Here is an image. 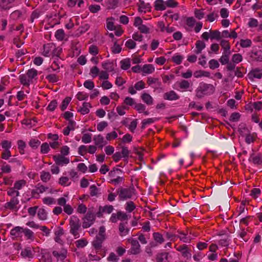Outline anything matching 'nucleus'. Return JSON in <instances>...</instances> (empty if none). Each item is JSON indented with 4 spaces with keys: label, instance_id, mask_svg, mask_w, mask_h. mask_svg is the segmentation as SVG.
<instances>
[{
    "label": "nucleus",
    "instance_id": "6ab92c4d",
    "mask_svg": "<svg viewBox=\"0 0 262 262\" xmlns=\"http://www.w3.org/2000/svg\"><path fill=\"white\" fill-rule=\"evenodd\" d=\"M141 98L148 105H151L154 104V99L148 93H143L141 96Z\"/></svg>",
    "mask_w": 262,
    "mask_h": 262
},
{
    "label": "nucleus",
    "instance_id": "4468645a",
    "mask_svg": "<svg viewBox=\"0 0 262 262\" xmlns=\"http://www.w3.org/2000/svg\"><path fill=\"white\" fill-rule=\"evenodd\" d=\"M93 140L95 145L100 148L107 144L106 141L104 140L103 137L101 135L95 136Z\"/></svg>",
    "mask_w": 262,
    "mask_h": 262
},
{
    "label": "nucleus",
    "instance_id": "a211bd4d",
    "mask_svg": "<svg viewBox=\"0 0 262 262\" xmlns=\"http://www.w3.org/2000/svg\"><path fill=\"white\" fill-rule=\"evenodd\" d=\"M23 231V228L17 226L11 230L10 234L12 236L15 238L21 237L22 236Z\"/></svg>",
    "mask_w": 262,
    "mask_h": 262
},
{
    "label": "nucleus",
    "instance_id": "2eb2a0df",
    "mask_svg": "<svg viewBox=\"0 0 262 262\" xmlns=\"http://www.w3.org/2000/svg\"><path fill=\"white\" fill-rule=\"evenodd\" d=\"M248 77L252 80L254 78L260 79L262 77V70L257 68L252 69L248 74Z\"/></svg>",
    "mask_w": 262,
    "mask_h": 262
},
{
    "label": "nucleus",
    "instance_id": "423d86ee",
    "mask_svg": "<svg viewBox=\"0 0 262 262\" xmlns=\"http://www.w3.org/2000/svg\"><path fill=\"white\" fill-rule=\"evenodd\" d=\"M67 250L64 247H62L59 251L54 250L52 252L53 255L57 260H63L67 257Z\"/></svg>",
    "mask_w": 262,
    "mask_h": 262
},
{
    "label": "nucleus",
    "instance_id": "a18cd8bd",
    "mask_svg": "<svg viewBox=\"0 0 262 262\" xmlns=\"http://www.w3.org/2000/svg\"><path fill=\"white\" fill-rule=\"evenodd\" d=\"M1 145L4 150H10L12 145V143L10 141L5 140L1 142Z\"/></svg>",
    "mask_w": 262,
    "mask_h": 262
},
{
    "label": "nucleus",
    "instance_id": "8fccbe9b",
    "mask_svg": "<svg viewBox=\"0 0 262 262\" xmlns=\"http://www.w3.org/2000/svg\"><path fill=\"white\" fill-rule=\"evenodd\" d=\"M92 134L86 133L83 134L81 140L84 143H89L92 141Z\"/></svg>",
    "mask_w": 262,
    "mask_h": 262
},
{
    "label": "nucleus",
    "instance_id": "69168bd1",
    "mask_svg": "<svg viewBox=\"0 0 262 262\" xmlns=\"http://www.w3.org/2000/svg\"><path fill=\"white\" fill-rule=\"evenodd\" d=\"M89 53L95 56L98 53V48L96 46L91 45L89 49Z\"/></svg>",
    "mask_w": 262,
    "mask_h": 262
},
{
    "label": "nucleus",
    "instance_id": "09e8293b",
    "mask_svg": "<svg viewBox=\"0 0 262 262\" xmlns=\"http://www.w3.org/2000/svg\"><path fill=\"white\" fill-rule=\"evenodd\" d=\"M51 178V174L49 172L42 171L40 175L41 180L44 182H47Z\"/></svg>",
    "mask_w": 262,
    "mask_h": 262
},
{
    "label": "nucleus",
    "instance_id": "13d9d810",
    "mask_svg": "<svg viewBox=\"0 0 262 262\" xmlns=\"http://www.w3.org/2000/svg\"><path fill=\"white\" fill-rule=\"evenodd\" d=\"M50 150L49 145L47 143H43L40 147V152L41 154H47Z\"/></svg>",
    "mask_w": 262,
    "mask_h": 262
},
{
    "label": "nucleus",
    "instance_id": "1a4fd4ad",
    "mask_svg": "<svg viewBox=\"0 0 262 262\" xmlns=\"http://www.w3.org/2000/svg\"><path fill=\"white\" fill-rule=\"evenodd\" d=\"M53 158L55 163L58 165L68 164L70 162L69 158L65 157V156L59 154L53 156Z\"/></svg>",
    "mask_w": 262,
    "mask_h": 262
},
{
    "label": "nucleus",
    "instance_id": "5fc2aeb1",
    "mask_svg": "<svg viewBox=\"0 0 262 262\" xmlns=\"http://www.w3.org/2000/svg\"><path fill=\"white\" fill-rule=\"evenodd\" d=\"M96 236L103 240L105 239V228L104 226H102L99 228L98 235Z\"/></svg>",
    "mask_w": 262,
    "mask_h": 262
},
{
    "label": "nucleus",
    "instance_id": "49530a36",
    "mask_svg": "<svg viewBox=\"0 0 262 262\" xmlns=\"http://www.w3.org/2000/svg\"><path fill=\"white\" fill-rule=\"evenodd\" d=\"M178 84L181 89H188L190 85V83L186 80H183Z\"/></svg>",
    "mask_w": 262,
    "mask_h": 262
},
{
    "label": "nucleus",
    "instance_id": "393cba45",
    "mask_svg": "<svg viewBox=\"0 0 262 262\" xmlns=\"http://www.w3.org/2000/svg\"><path fill=\"white\" fill-rule=\"evenodd\" d=\"M14 2V0H2L0 4V7L4 10L9 9L12 7L11 4L13 3Z\"/></svg>",
    "mask_w": 262,
    "mask_h": 262
},
{
    "label": "nucleus",
    "instance_id": "2f4dec72",
    "mask_svg": "<svg viewBox=\"0 0 262 262\" xmlns=\"http://www.w3.org/2000/svg\"><path fill=\"white\" fill-rule=\"evenodd\" d=\"M104 241V240L96 236L95 239L92 242V245L95 249L99 250L101 248L102 244Z\"/></svg>",
    "mask_w": 262,
    "mask_h": 262
},
{
    "label": "nucleus",
    "instance_id": "0e129e2a",
    "mask_svg": "<svg viewBox=\"0 0 262 262\" xmlns=\"http://www.w3.org/2000/svg\"><path fill=\"white\" fill-rule=\"evenodd\" d=\"M87 244L88 242L84 239H80L76 242V247L77 248H83Z\"/></svg>",
    "mask_w": 262,
    "mask_h": 262
},
{
    "label": "nucleus",
    "instance_id": "680f3d73",
    "mask_svg": "<svg viewBox=\"0 0 262 262\" xmlns=\"http://www.w3.org/2000/svg\"><path fill=\"white\" fill-rule=\"evenodd\" d=\"M243 59L242 56L239 54H235L233 55L232 60L234 63H238L242 61Z\"/></svg>",
    "mask_w": 262,
    "mask_h": 262
},
{
    "label": "nucleus",
    "instance_id": "58836bf2",
    "mask_svg": "<svg viewBox=\"0 0 262 262\" xmlns=\"http://www.w3.org/2000/svg\"><path fill=\"white\" fill-rule=\"evenodd\" d=\"M136 208V205L133 201L126 202L125 209L128 212H132Z\"/></svg>",
    "mask_w": 262,
    "mask_h": 262
},
{
    "label": "nucleus",
    "instance_id": "0eeeda50",
    "mask_svg": "<svg viewBox=\"0 0 262 262\" xmlns=\"http://www.w3.org/2000/svg\"><path fill=\"white\" fill-rule=\"evenodd\" d=\"M18 203V200L16 197L13 196L9 202L5 204L4 207L11 210L17 211L18 210L17 205Z\"/></svg>",
    "mask_w": 262,
    "mask_h": 262
},
{
    "label": "nucleus",
    "instance_id": "aec40b11",
    "mask_svg": "<svg viewBox=\"0 0 262 262\" xmlns=\"http://www.w3.org/2000/svg\"><path fill=\"white\" fill-rule=\"evenodd\" d=\"M127 222L120 223L119 226V231L121 236H125L128 234L129 229L127 227Z\"/></svg>",
    "mask_w": 262,
    "mask_h": 262
},
{
    "label": "nucleus",
    "instance_id": "c9c22d12",
    "mask_svg": "<svg viewBox=\"0 0 262 262\" xmlns=\"http://www.w3.org/2000/svg\"><path fill=\"white\" fill-rule=\"evenodd\" d=\"M220 45L222 48L224 49L223 52H230V45L229 41L223 39L221 41Z\"/></svg>",
    "mask_w": 262,
    "mask_h": 262
},
{
    "label": "nucleus",
    "instance_id": "052dcab7",
    "mask_svg": "<svg viewBox=\"0 0 262 262\" xmlns=\"http://www.w3.org/2000/svg\"><path fill=\"white\" fill-rule=\"evenodd\" d=\"M43 203L46 205H52L55 203V199L51 197H45L42 199Z\"/></svg>",
    "mask_w": 262,
    "mask_h": 262
},
{
    "label": "nucleus",
    "instance_id": "3c124183",
    "mask_svg": "<svg viewBox=\"0 0 262 262\" xmlns=\"http://www.w3.org/2000/svg\"><path fill=\"white\" fill-rule=\"evenodd\" d=\"M120 64L121 69L124 70L128 69L130 66V61L128 59L121 60Z\"/></svg>",
    "mask_w": 262,
    "mask_h": 262
},
{
    "label": "nucleus",
    "instance_id": "9b49d317",
    "mask_svg": "<svg viewBox=\"0 0 262 262\" xmlns=\"http://www.w3.org/2000/svg\"><path fill=\"white\" fill-rule=\"evenodd\" d=\"M55 49V45L50 43L44 45L42 55L46 57H50L52 55V50Z\"/></svg>",
    "mask_w": 262,
    "mask_h": 262
},
{
    "label": "nucleus",
    "instance_id": "5701e85b",
    "mask_svg": "<svg viewBox=\"0 0 262 262\" xmlns=\"http://www.w3.org/2000/svg\"><path fill=\"white\" fill-rule=\"evenodd\" d=\"M19 79L21 84L27 87H29L30 83L32 82V81L29 79L27 74H21L19 75Z\"/></svg>",
    "mask_w": 262,
    "mask_h": 262
},
{
    "label": "nucleus",
    "instance_id": "4d7b16f0",
    "mask_svg": "<svg viewBox=\"0 0 262 262\" xmlns=\"http://www.w3.org/2000/svg\"><path fill=\"white\" fill-rule=\"evenodd\" d=\"M62 52V49L60 47H56L55 46V49H54V50H52V56L53 57H56L57 58H58V57H59V56L61 54Z\"/></svg>",
    "mask_w": 262,
    "mask_h": 262
},
{
    "label": "nucleus",
    "instance_id": "7ed1b4c3",
    "mask_svg": "<svg viewBox=\"0 0 262 262\" xmlns=\"http://www.w3.org/2000/svg\"><path fill=\"white\" fill-rule=\"evenodd\" d=\"M134 188L120 187L117 190L120 200L130 199L133 194Z\"/></svg>",
    "mask_w": 262,
    "mask_h": 262
},
{
    "label": "nucleus",
    "instance_id": "e433bc0d",
    "mask_svg": "<svg viewBox=\"0 0 262 262\" xmlns=\"http://www.w3.org/2000/svg\"><path fill=\"white\" fill-rule=\"evenodd\" d=\"M155 71V68L152 64H145L142 68V71L146 74H151Z\"/></svg>",
    "mask_w": 262,
    "mask_h": 262
},
{
    "label": "nucleus",
    "instance_id": "9d476101",
    "mask_svg": "<svg viewBox=\"0 0 262 262\" xmlns=\"http://www.w3.org/2000/svg\"><path fill=\"white\" fill-rule=\"evenodd\" d=\"M114 210V207L112 205H105L104 207L101 206L99 207L98 211L96 213V215L98 217L103 216V213H111Z\"/></svg>",
    "mask_w": 262,
    "mask_h": 262
},
{
    "label": "nucleus",
    "instance_id": "c85d7f7f",
    "mask_svg": "<svg viewBox=\"0 0 262 262\" xmlns=\"http://www.w3.org/2000/svg\"><path fill=\"white\" fill-rule=\"evenodd\" d=\"M257 139V134L255 133L248 134L246 136L245 142L247 144L253 143Z\"/></svg>",
    "mask_w": 262,
    "mask_h": 262
},
{
    "label": "nucleus",
    "instance_id": "f3484780",
    "mask_svg": "<svg viewBox=\"0 0 262 262\" xmlns=\"http://www.w3.org/2000/svg\"><path fill=\"white\" fill-rule=\"evenodd\" d=\"M177 251L180 252L184 257L188 258L191 257V254L189 252L188 246L182 245L176 248Z\"/></svg>",
    "mask_w": 262,
    "mask_h": 262
},
{
    "label": "nucleus",
    "instance_id": "c756f323",
    "mask_svg": "<svg viewBox=\"0 0 262 262\" xmlns=\"http://www.w3.org/2000/svg\"><path fill=\"white\" fill-rule=\"evenodd\" d=\"M231 54V52H223L222 56L219 59L221 63L223 64H226L229 62V56Z\"/></svg>",
    "mask_w": 262,
    "mask_h": 262
},
{
    "label": "nucleus",
    "instance_id": "cd10ccee",
    "mask_svg": "<svg viewBox=\"0 0 262 262\" xmlns=\"http://www.w3.org/2000/svg\"><path fill=\"white\" fill-rule=\"evenodd\" d=\"M195 47L196 50L195 51V53L199 54L201 53L202 51L205 48L206 45L203 41L198 40L196 42Z\"/></svg>",
    "mask_w": 262,
    "mask_h": 262
},
{
    "label": "nucleus",
    "instance_id": "c03bdc74",
    "mask_svg": "<svg viewBox=\"0 0 262 262\" xmlns=\"http://www.w3.org/2000/svg\"><path fill=\"white\" fill-rule=\"evenodd\" d=\"M18 148L19 149V153L21 155L25 153V148L26 147V144L25 142L23 140H18L17 141Z\"/></svg>",
    "mask_w": 262,
    "mask_h": 262
},
{
    "label": "nucleus",
    "instance_id": "bf43d9fd",
    "mask_svg": "<svg viewBox=\"0 0 262 262\" xmlns=\"http://www.w3.org/2000/svg\"><path fill=\"white\" fill-rule=\"evenodd\" d=\"M183 59V57L180 55H176L172 57V61L178 65L181 64Z\"/></svg>",
    "mask_w": 262,
    "mask_h": 262
},
{
    "label": "nucleus",
    "instance_id": "412c9836",
    "mask_svg": "<svg viewBox=\"0 0 262 262\" xmlns=\"http://www.w3.org/2000/svg\"><path fill=\"white\" fill-rule=\"evenodd\" d=\"M137 5L138 6V11L140 12H143L144 13H146V11L148 10H149L150 8L149 4H146L144 1L141 0H139Z\"/></svg>",
    "mask_w": 262,
    "mask_h": 262
},
{
    "label": "nucleus",
    "instance_id": "f03ea898",
    "mask_svg": "<svg viewBox=\"0 0 262 262\" xmlns=\"http://www.w3.org/2000/svg\"><path fill=\"white\" fill-rule=\"evenodd\" d=\"M70 233L75 237H79V231L81 228V224L79 219L76 216L73 215L69 221Z\"/></svg>",
    "mask_w": 262,
    "mask_h": 262
},
{
    "label": "nucleus",
    "instance_id": "79ce46f5",
    "mask_svg": "<svg viewBox=\"0 0 262 262\" xmlns=\"http://www.w3.org/2000/svg\"><path fill=\"white\" fill-rule=\"evenodd\" d=\"M46 79L49 82L55 83L59 80V77L57 75L54 74H51L46 76Z\"/></svg>",
    "mask_w": 262,
    "mask_h": 262
},
{
    "label": "nucleus",
    "instance_id": "338daca9",
    "mask_svg": "<svg viewBox=\"0 0 262 262\" xmlns=\"http://www.w3.org/2000/svg\"><path fill=\"white\" fill-rule=\"evenodd\" d=\"M135 109H136L139 113H143L146 109V106L142 103H137L135 105Z\"/></svg>",
    "mask_w": 262,
    "mask_h": 262
},
{
    "label": "nucleus",
    "instance_id": "ea45409f",
    "mask_svg": "<svg viewBox=\"0 0 262 262\" xmlns=\"http://www.w3.org/2000/svg\"><path fill=\"white\" fill-rule=\"evenodd\" d=\"M26 74L32 81L33 79L37 75V71L34 69H31L28 70Z\"/></svg>",
    "mask_w": 262,
    "mask_h": 262
},
{
    "label": "nucleus",
    "instance_id": "dca6fc26",
    "mask_svg": "<svg viewBox=\"0 0 262 262\" xmlns=\"http://www.w3.org/2000/svg\"><path fill=\"white\" fill-rule=\"evenodd\" d=\"M250 57L253 61H262V50L251 51L250 53Z\"/></svg>",
    "mask_w": 262,
    "mask_h": 262
},
{
    "label": "nucleus",
    "instance_id": "774afa93",
    "mask_svg": "<svg viewBox=\"0 0 262 262\" xmlns=\"http://www.w3.org/2000/svg\"><path fill=\"white\" fill-rule=\"evenodd\" d=\"M40 144V142L35 139H31L29 142V145L32 148H37Z\"/></svg>",
    "mask_w": 262,
    "mask_h": 262
},
{
    "label": "nucleus",
    "instance_id": "37998d69",
    "mask_svg": "<svg viewBox=\"0 0 262 262\" xmlns=\"http://www.w3.org/2000/svg\"><path fill=\"white\" fill-rule=\"evenodd\" d=\"M37 216L40 220H45L47 219V214L44 209L40 208L38 211Z\"/></svg>",
    "mask_w": 262,
    "mask_h": 262
},
{
    "label": "nucleus",
    "instance_id": "de8ad7c7",
    "mask_svg": "<svg viewBox=\"0 0 262 262\" xmlns=\"http://www.w3.org/2000/svg\"><path fill=\"white\" fill-rule=\"evenodd\" d=\"M252 41L249 39H241L240 41V46L242 48H248L251 46Z\"/></svg>",
    "mask_w": 262,
    "mask_h": 262
},
{
    "label": "nucleus",
    "instance_id": "7c9ffc66",
    "mask_svg": "<svg viewBox=\"0 0 262 262\" xmlns=\"http://www.w3.org/2000/svg\"><path fill=\"white\" fill-rule=\"evenodd\" d=\"M91 107V105L88 102H83L82 106L79 110V111L82 115L88 114L90 112L89 108Z\"/></svg>",
    "mask_w": 262,
    "mask_h": 262
},
{
    "label": "nucleus",
    "instance_id": "f8f14e48",
    "mask_svg": "<svg viewBox=\"0 0 262 262\" xmlns=\"http://www.w3.org/2000/svg\"><path fill=\"white\" fill-rule=\"evenodd\" d=\"M249 161L255 165H261L262 164V155L260 154L253 153L250 155Z\"/></svg>",
    "mask_w": 262,
    "mask_h": 262
},
{
    "label": "nucleus",
    "instance_id": "6e6552de",
    "mask_svg": "<svg viewBox=\"0 0 262 262\" xmlns=\"http://www.w3.org/2000/svg\"><path fill=\"white\" fill-rule=\"evenodd\" d=\"M177 232L179 234L175 236L179 238L181 241L184 243H189L191 240V237L190 235H189V230H187L186 232L178 230Z\"/></svg>",
    "mask_w": 262,
    "mask_h": 262
},
{
    "label": "nucleus",
    "instance_id": "b1692460",
    "mask_svg": "<svg viewBox=\"0 0 262 262\" xmlns=\"http://www.w3.org/2000/svg\"><path fill=\"white\" fill-rule=\"evenodd\" d=\"M155 9L157 11L165 10V2L163 0H156L155 2Z\"/></svg>",
    "mask_w": 262,
    "mask_h": 262
},
{
    "label": "nucleus",
    "instance_id": "72a5a7b5",
    "mask_svg": "<svg viewBox=\"0 0 262 262\" xmlns=\"http://www.w3.org/2000/svg\"><path fill=\"white\" fill-rule=\"evenodd\" d=\"M153 238L155 242L158 244H162L164 242L163 235L159 232L154 233Z\"/></svg>",
    "mask_w": 262,
    "mask_h": 262
},
{
    "label": "nucleus",
    "instance_id": "e2e57ef3",
    "mask_svg": "<svg viewBox=\"0 0 262 262\" xmlns=\"http://www.w3.org/2000/svg\"><path fill=\"white\" fill-rule=\"evenodd\" d=\"M11 156V153L10 150H4L2 152L1 158L4 160H8Z\"/></svg>",
    "mask_w": 262,
    "mask_h": 262
},
{
    "label": "nucleus",
    "instance_id": "6e6d98bb",
    "mask_svg": "<svg viewBox=\"0 0 262 262\" xmlns=\"http://www.w3.org/2000/svg\"><path fill=\"white\" fill-rule=\"evenodd\" d=\"M88 97L89 95L83 92H79L76 95V97L79 101L85 100Z\"/></svg>",
    "mask_w": 262,
    "mask_h": 262
},
{
    "label": "nucleus",
    "instance_id": "ddd939ff",
    "mask_svg": "<svg viewBox=\"0 0 262 262\" xmlns=\"http://www.w3.org/2000/svg\"><path fill=\"white\" fill-rule=\"evenodd\" d=\"M163 98L165 100L172 101L179 99L180 96L174 91L171 90L164 94Z\"/></svg>",
    "mask_w": 262,
    "mask_h": 262
},
{
    "label": "nucleus",
    "instance_id": "bb28decb",
    "mask_svg": "<svg viewBox=\"0 0 262 262\" xmlns=\"http://www.w3.org/2000/svg\"><path fill=\"white\" fill-rule=\"evenodd\" d=\"M210 38L211 40L216 39L217 40L222 38L221 33L217 30H210Z\"/></svg>",
    "mask_w": 262,
    "mask_h": 262
},
{
    "label": "nucleus",
    "instance_id": "603ef678",
    "mask_svg": "<svg viewBox=\"0 0 262 262\" xmlns=\"http://www.w3.org/2000/svg\"><path fill=\"white\" fill-rule=\"evenodd\" d=\"M71 100V98L67 97L62 102V104L60 106L61 110L64 111L66 110Z\"/></svg>",
    "mask_w": 262,
    "mask_h": 262
},
{
    "label": "nucleus",
    "instance_id": "4c0bfd02",
    "mask_svg": "<svg viewBox=\"0 0 262 262\" xmlns=\"http://www.w3.org/2000/svg\"><path fill=\"white\" fill-rule=\"evenodd\" d=\"M55 36L58 40L61 41L63 40L65 37L64 30L62 29L57 30L55 32Z\"/></svg>",
    "mask_w": 262,
    "mask_h": 262
},
{
    "label": "nucleus",
    "instance_id": "39448f33",
    "mask_svg": "<svg viewBox=\"0 0 262 262\" xmlns=\"http://www.w3.org/2000/svg\"><path fill=\"white\" fill-rule=\"evenodd\" d=\"M96 215L92 211H89L82 219V227L83 228H87L93 225L95 220Z\"/></svg>",
    "mask_w": 262,
    "mask_h": 262
},
{
    "label": "nucleus",
    "instance_id": "864d4df0",
    "mask_svg": "<svg viewBox=\"0 0 262 262\" xmlns=\"http://www.w3.org/2000/svg\"><path fill=\"white\" fill-rule=\"evenodd\" d=\"M204 9H195L194 11V15L199 19H201L204 17L205 13L203 12Z\"/></svg>",
    "mask_w": 262,
    "mask_h": 262
},
{
    "label": "nucleus",
    "instance_id": "a878e982",
    "mask_svg": "<svg viewBox=\"0 0 262 262\" xmlns=\"http://www.w3.org/2000/svg\"><path fill=\"white\" fill-rule=\"evenodd\" d=\"M168 253L163 252L158 254L156 256L157 262H168Z\"/></svg>",
    "mask_w": 262,
    "mask_h": 262
},
{
    "label": "nucleus",
    "instance_id": "20e7f679",
    "mask_svg": "<svg viewBox=\"0 0 262 262\" xmlns=\"http://www.w3.org/2000/svg\"><path fill=\"white\" fill-rule=\"evenodd\" d=\"M127 242L131 245V247L128 251L129 253L134 255H137L141 253V246L137 239L130 238L127 239Z\"/></svg>",
    "mask_w": 262,
    "mask_h": 262
},
{
    "label": "nucleus",
    "instance_id": "f704fd0d",
    "mask_svg": "<svg viewBox=\"0 0 262 262\" xmlns=\"http://www.w3.org/2000/svg\"><path fill=\"white\" fill-rule=\"evenodd\" d=\"M119 0H108L106 2V6L108 9H114L118 5Z\"/></svg>",
    "mask_w": 262,
    "mask_h": 262
},
{
    "label": "nucleus",
    "instance_id": "a19ab883",
    "mask_svg": "<svg viewBox=\"0 0 262 262\" xmlns=\"http://www.w3.org/2000/svg\"><path fill=\"white\" fill-rule=\"evenodd\" d=\"M23 233L24 234V235H25L27 239L31 240L34 239V233L29 229L24 228Z\"/></svg>",
    "mask_w": 262,
    "mask_h": 262
},
{
    "label": "nucleus",
    "instance_id": "4be33fe9",
    "mask_svg": "<svg viewBox=\"0 0 262 262\" xmlns=\"http://www.w3.org/2000/svg\"><path fill=\"white\" fill-rule=\"evenodd\" d=\"M20 255L24 258H32L34 257V253L30 247H26L23 249Z\"/></svg>",
    "mask_w": 262,
    "mask_h": 262
},
{
    "label": "nucleus",
    "instance_id": "473e14b6",
    "mask_svg": "<svg viewBox=\"0 0 262 262\" xmlns=\"http://www.w3.org/2000/svg\"><path fill=\"white\" fill-rule=\"evenodd\" d=\"M102 67L107 72H112L114 70V64L110 61L102 63Z\"/></svg>",
    "mask_w": 262,
    "mask_h": 262
},
{
    "label": "nucleus",
    "instance_id": "f257e3e1",
    "mask_svg": "<svg viewBox=\"0 0 262 262\" xmlns=\"http://www.w3.org/2000/svg\"><path fill=\"white\" fill-rule=\"evenodd\" d=\"M214 92V88L211 84L201 83L196 90V97L202 98L204 95H210Z\"/></svg>",
    "mask_w": 262,
    "mask_h": 262
}]
</instances>
